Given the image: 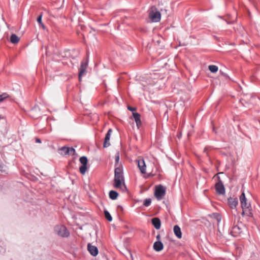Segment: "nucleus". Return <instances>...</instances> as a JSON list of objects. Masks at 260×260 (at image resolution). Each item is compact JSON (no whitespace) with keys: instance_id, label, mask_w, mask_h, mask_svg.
I'll use <instances>...</instances> for the list:
<instances>
[{"instance_id":"obj_30","label":"nucleus","mask_w":260,"mask_h":260,"mask_svg":"<svg viewBox=\"0 0 260 260\" xmlns=\"http://www.w3.org/2000/svg\"><path fill=\"white\" fill-rule=\"evenodd\" d=\"M216 216H217V219L218 222L220 220V215L218 214H216Z\"/></svg>"},{"instance_id":"obj_16","label":"nucleus","mask_w":260,"mask_h":260,"mask_svg":"<svg viewBox=\"0 0 260 260\" xmlns=\"http://www.w3.org/2000/svg\"><path fill=\"white\" fill-rule=\"evenodd\" d=\"M164 248L163 244L159 241L154 242L153 244V248L156 251H160Z\"/></svg>"},{"instance_id":"obj_2","label":"nucleus","mask_w":260,"mask_h":260,"mask_svg":"<svg viewBox=\"0 0 260 260\" xmlns=\"http://www.w3.org/2000/svg\"><path fill=\"white\" fill-rule=\"evenodd\" d=\"M149 17L152 21L157 22L160 20L161 14L155 7H152L149 10Z\"/></svg>"},{"instance_id":"obj_24","label":"nucleus","mask_w":260,"mask_h":260,"mask_svg":"<svg viewBox=\"0 0 260 260\" xmlns=\"http://www.w3.org/2000/svg\"><path fill=\"white\" fill-rule=\"evenodd\" d=\"M105 216L106 218L109 221H111L112 220V216L107 211H104Z\"/></svg>"},{"instance_id":"obj_29","label":"nucleus","mask_w":260,"mask_h":260,"mask_svg":"<svg viewBox=\"0 0 260 260\" xmlns=\"http://www.w3.org/2000/svg\"><path fill=\"white\" fill-rule=\"evenodd\" d=\"M35 140L36 143H41V141L39 138H36Z\"/></svg>"},{"instance_id":"obj_25","label":"nucleus","mask_w":260,"mask_h":260,"mask_svg":"<svg viewBox=\"0 0 260 260\" xmlns=\"http://www.w3.org/2000/svg\"><path fill=\"white\" fill-rule=\"evenodd\" d=\"M9 95L7 93H4L0 95V102H2L4 100L6 99L9 97Z\"/></svg>"},{"instance_id":"obj_8","label":"nucleus","mask_w":260,"mask_h":260,"mask_svg":"<svg viewBox=\"0 0 260 260\" xmlns=\"http://www.w3.org/2000/svg\"><path fill=\"white\" fill-rule=\"evenodd\" d=\"M218 181L215 184L216 191L218 194H223L225 193V188L221 180L219 177H218Z\"/></svg>"},{"instance_id":"obj_9","label":"nucleus","mask_w":260,"mask_h":260,"mask_svg":"<svg viewBox=\"0 0 260 260\" xmlns=\"http://www.w3.org/2000/svg\"><path fill=\"white\" fill-rule=\"evenodd\" d=\"M242 224H236L233 226L231 233L234 237H237L242 232V229L241 227Z\"/></svg>"},{"instance_id":"obj_18","label":"nucleus","mask_w":260,"mask_h":260,"mask_svg":"<svg viewBox=\"0 0 260 260\" xmlns=\"http://www.w3.org/2000/svg\"><path fill=\"white\" fill-rule=\"evenodd\" d=\"M152 224L154 225L155 228L157 230H158L160 228L161 222L160 220L158 218H154L152 219Z\"/></svg>"},{"instance_id":"obj_13","label":"nucleus","mask_w":260,"mask_h":260,"mask_svg":"<svg viewBox=\"0 0 260 260\" xmlns=\"http://www.w3.org/2000/svg\"><path fill=\"white\" fill-rule=\"evenodd\" d=\"M228 204L231 209H235L238 204L237 198H230L228 199Z\"/></svg>"},{"instance_id":"obj_5","label":"nucleus","mask_w":260,"mask_h":260,"mask_svg":"<svg viewBox=\"0 0 260 260\" xmlns=\"http://www.w3.org/2000/svg\"><path fill=\"white\" fill-rule=\"evenodd\" d=\"M166 194V188L161 185L156 186L154 195L158 200H162Z\"/></svg>"},{"instance_id":"obj_33","label":"nucleus","mask_w":260,"mask_h":260,"mask_svg":"<svg viewBox=\"0 0 260 260\" xmlns=\"http://www.w3.org/2000/svg\"><path fill=\"white\" fill-rule=\"evenodd\" d=\"M118 208H120L121 210H122V207L121 206H118Z\"/></svg>"},{"instance_id":"obj_10","label":"nucleus","mask_w":260,"mask_h":260,"mask_svg":"<svg viewBox=\"0 0 260 260\" xmlns=\"http://www.w3.org/2000/svg\"><path fill=\"white\" fill-rule=\"evenodd\" d=\"M88 65L87 61H82L81 62L79 72V80H81L82 77L85 74L86 70Z\"/></svg>"},{"instance_id":"obj_22","label":"nucleus","mask_w":260,"mask_h":260,"mask_svg":"<svg viewBox=\"0 0 260 260\" xmlns=\"http://www.w3.org/2000/svg\"><path fill=\"white\" fill-rule=\"evenodd\" d=\"M115 174L117 175H123L122 174V168L120 165L115 166Z\"/></svg>"},{"instance_id":"obj_17","label":"nucleus","mask_w":260,"mask_h":260,"mask_svg":"<svg viewBox=\"0 0 260 260\" xmlns=\"http://www.w3.org/2000/svg\"><path fill=\"white\" fill-rule=\"evenodd\" d=\"M173 231L176 236L180 239L182 237V233L181 231V229L179 226L177 225H176L174 226Z\"/></svg>"},{"instance_id":"obj_23","label":"nucleus","mask_w":260,"mask_h":260,"mask_svg":"<svg viewBox=\"0 0 260 260\" xmlns=\"http://www.w3.org/2000/svg\"><path fill=\"white\" fill-rule=\"evenodd\" d=\"M208 68L209 70L212 73H216L218 70V67L215 65H210Z\"/></svg>"},{"instance_id":"obj_32","label":"nucleus","mask_w":260,"mask_h":260,"mask_svg":"<svg viewBox=\"0 0 260 260\" xmlns=\"http://www.w3.org/2000/svg\"><path fill=\"white\" fill-rule=\"evenodd\" d=\"M156 238H157V239H158V240H159V239H160V235H158L156 236Z\"/></svg>"},{"instance_id":"obj_19","label":"nucleus","mask_w":260,"mask_h":260,"mask_svg":"<svg viewBox=\"0 0 260 260\" xmlns=\"http://www.w3.org/2000/svg\"><path fill=\"white\" fill-rule=\"evenodd\" d=\"M10 40L13 44H17L20 41V38L15 34H12L10 37Z\"/></svg>"},{"instance_id":"obj_14","label":"nucleus","mask_w":260,"mask_h":260,"mask_svg":"<svg viewBox=\"0 0 260 260\" xmlns=\"http://www.w3.org/2000/svg\"><path fill=\"white\" fill-rule=\"evenodd\" d=\"M133 116L134 118L135 119V122L136 123L137 126L138 128H139L140 126L142 124L141 118H140V115L137 112H133Z\"/></svg>"},{"instance_id":"obj_6","label":"nucleus","mask_w":260,"mask_h":260,"mask_svg":"<svg viewBox=\"0 0 260 260\" xmlns=\"http://www.w3.org/2000/svg\"><path fill=\"white\" fill-rule=\"evenodd\" d=\"M58 151L59 154L62 155H73L75 154L76 152L75 150L73 148H69L66 146L62 147L58 150Z\"/></svg>"},{"instance_id":"obj_31","label":"nucleus","mask_w":260,"mask_h":260,"mask_svg":"<svg viewBox=\"0 0 260 260\" xmlns=\"http://www.w3.org/2000/svg\"><path fill=\"white\" fill-rule=\"evenodd\" d=\"M3 169V166L0 164V171H2Z\"/></svg>"},{"instance_id":"obj_15","label":"nucleus","mask_w":260,"mask_h":260,"mask_svg":"<svg viewBox=\"0 0 260 260\" xmlns=\"http://www.w3.org/2000/svg\"><path fill=\"white\" fill-rule=\"evenodd\" d=\"M138 166L141 171L143 174L146 173V165L143 159L139 160L138 161Z\"/></svg>"},{"instance_id":"obj_21","label":"nucleus","mask_w":260,"mask_h":260,"mask_svg":"<svg viewBox=\"0 0 260 260\" xmlns=\"http://www.w3.org/2000/svg\"><path fill=\"white\" fill-rule=\"evenodd\" d=\"M118 193L114 190H111L109 192V197L112 200H115L117 199Z\"/></svg>"},{"instance_id":"obj_27","label":"nucleus","mask_w":260,"mask_h":260,"mask_svg":"<svg viewBox=\"0 0 260 260\" xmlns=\"http://www.w3.org/2000/svg\"><path fill=\"white\" fill-rule=\"evenodd\" d=\"M119 160V153L117 152L115 154V166L119 165L118 162Z\"/></svg>"},{"instance_id":"obj_3","label":"nucleus","mask_w":260,"mask_h":260,"mask_svg":"<svg viewBox=\"0 0 260 260\" xmlns=\"http://www.w3.org/2000/svg\"><path fill=\"white\" fill-rule=\"evenodd\" d=\"M114 187L117 188H120L123 190L126 188L123 175L115 174Z\"/></svg>"},{"instance_id":"obj_26","label":"nucleus","mask_w":260,"mask_h":260,"mask_svg":"<svg viewBox=\"0 0 260 260\" xmlns=\"http://www.w3.org/2000/svg\"><path fill=\"white\" fill-rule=\"evenodd\" d=\"M151 203V200L150 199H146L144 201L143 205L145 207H148L150 205Z\"/></svg>"},{"instance_id":"obj_11","label":"nucleus","mask_w":260,"mask_h":260,"mask_svg":"<svg viewBox=\"0 0 260 260\" xmlns=\"http://www.w3.org/2000/svg\"><path fill=\"white\" fill-rule=\"evenodd\" d=\"M112 132V129H109L107 132V133L106 135L105 139H104V142L103 144V147L104 148H106L109 147L110 145V139Z\"/></svg>"},{"instance_id":"obj_4","label":"nucleus","mask_w":260,"mask_h":260,"mask_svg":"<svg viewBox=\"0 0 260 260\" xmlns=\"http://www.w3.org/2000/svg\"><path fill=\"white\" fill-rule=\"evenodd\" d=\"M54 230L55 233L61 237H67L70 234L66 227L62 225H56L54 228Z\"/></svg>"},{"instance_id":"obj_1","label":"nucleus","mask_w":260,"mask_h":260,"mask_svg":"<svg viewBox=\"0 0 260 260\" xmlns=\"http://www.w3.org/2000/svg\"><path fill=\"white\" fill-rule=\"evenodd\" d=\"M240 201L241 208H242V214H245L248 216H251L252 215V208L251 204L250 203L247 202L244 192H242L240 196Z\"/></svg>"},{"instance_id":"obj_7","label":"nucleus","mask_w":260,"mask_h":260,"mask_svg":"<svg viewBox=\"0 0 260 260\" xmlns=\"http://www.w3.org/2000/svg\"><path fill=\"white\" fill-rule=\"evenodd\" d=\"M81 166L79 168V171L82 175H84L87 171V158L86 156H82L79 159Z\"/></svg>"},{"instance_id":"obj_28","label":"nucleus","mask_w":260,"mask_h":260,"mask_svg":"<svg viewBox=\"0 0 260 260\" xmlns=\"http://www.w3.org/2000/svg\"><path fill=\"white\" fill-rule=\"evenodd\" d=\"M128 109L129 111H134L136 110V108H135L131 107H129V106L128 107Z\"/></svg>"},{"instance_id":"obj_12","label":"nucleus","mask_w":260,"mask_h":260,"mask_svg":"<svg viewBox=\"0 0 260 260\" xmlns=\"http://www.w3.org/2000/svg\"><path fill=\"white\" fill-rule=\"evenodd\" d=\"M87 249L89 253L93 256H96L98 254V249L95 246L89 243L87 245Z\"/></svg>"},{"instance_id":"obj_20","label":"nucleus","mask_w":260,"mask_h":260,"mask_svg":"<svg viewBox=\"0 0 260 260\" xmlns=\"http://www.w3.org/2000/svg\"><path fill=\"white\" fill-rule=\"evenodd\" d=\"M42 15L40 14L37 18V21L39 23L40 27L43 29H45V26L42 21Z\"/></svg>"}]
</instances>
